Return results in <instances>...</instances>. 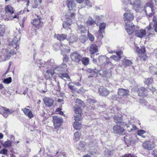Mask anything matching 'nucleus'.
I'll return each mask as SVG.
<instances>
[{
    "mask_svg": "<svg viewBox=\"0 0 157 157\" xmlns=\"http://www.w3.org/2000/svg\"><path fill=\"white\" fill-rule=\"evenodd\" d=\"M67 4L70 11L66 14L67 21L63 23V26L64 28L68 29H70L69 27L72 23L73 19H74L75 13L73 11L75 10L76 6L74 0H67Z\"/></svg>",
    "mask_w": 157,
    "mask_h": 157,
    "instance_id": "1",
    "label": "nucleus"
},
{
    "mask_svg": "<svg viewBox=\"0 0 157 157\" xmlns=\"http://www.w3.org/2000/svg\"><path fill=\"white\" fill-rule=\"evenodd\" d=\"M147 34L145 37L147 40H149L150 38L154 36V32H157V18L154 16L153 17L152 21L150 23L149 27L146 28Z\"/></svg>",
    "mask_w": 157,
    "mask_h": 157,
    "instance_id": "2",
    "label": "nucleus"
},
{
    "mask_svg": "<svg viewBox=\"0 0 157 157\" xmlns=\"http://www.w3.org/2000/svg\"><path fill=\"white\" fill-rule=\"evenodd\" d=\"M87 71L91 73V75L90 76H88L89 78L94 76L96 77L98 75V74L102 76L105 77L107 78L110 77L111 75V74L110 72L103 71L101 69L98 70L96 68L94 69H89Z\"/></svg>",
    "mask_w": 157,
    "mask_h": 157,
    "instance_id": "3",
    "label": "nucleus"
},
{
    "mask_svg": "<svg viewBox=\"0 0 157 157\" xmlns=\"http://www.w3.org/2000/svg\"><path fill=\"white\" fill-rule=\"evenodd\" d=\"M17 36L14 37L9 44L10 48L12 51L13 53H15L16 51L19 48L18 45L20 38L18 36L17 38Z\"/></svg>",
    "mask_w": 157,
    "mask_h": 157,
    "instance_id": "4",
    "label": "nucleus"
},
{
    "mask_svg": "<svg viewBox=\"0 0 157 157\" xmlns=\"http://www.w3.org/2000/svg\"><path fill=\"white\" fill-rule=\"evenodd\" d=\"M144 8L147 17L150 19L149 18L151 17L155 13L153 5L151 2H147L144 6Z\"/></svg>",
    "mask_w": 157,
    "mask_h": 157,
    "instance_id": "5",
    "label": "nucleus"
},
{
    "mask_svg": "<svg viewBox=\"0 0 157 157\" xmlns=\"http://www.w3.org/2000/svg\"><path fill=\"white\" fill-rule=\"evenodd\" d=\"M70 57L72 61L77 63L81 61L82 58L81 55L76 52L71 53Z\"/></svg>",
    "mask_w": 157,
    "mask_h": 157,
    "instance_id": "6",
    "label": "nucleus"
},
{
    "mask_svg": "<svg viewBox=\"0 0 157 157\" xmlns=\"http://www.w3.org/2000/svg\"><path fill=\"white\" fill-rule=\"evenodd\" d=\"M53 121L54 125L56 128L61 126L63 122V120L61 117L55 116L53 117Z\"/></svg>",
    "mask_w": 157,
    "mask_h": 157,
    "instance_id": "7",
    "label": "nucleus"
},
{
    "mask_svg": "<svg viewBox=\"0 0 157 157\" xmlns=\"http://www.w3.org/2000/svg\"><path fill=\"white\" fill-rule=\"evenodd\" d=\"M41 18L37 16V17L34 19L32 22V24L34 25L37 29L41 28L43 25V22L41 21Z\"/></svg>",
    "mask_w": 157,
    "mask_h": 157,
    "instance_id": "8",
    "label": "nucleus"
},
{
    "mask_svg": "<svg viewBox=\"0 0 157 157\" xmlns=\"http://www.w3.org/2000/svg\"><path fill=\"white\" fill-rule=\"evenodd\" d=\"M67 66L66 63H63L60 66L56 67L54 69L55 73H58L59 72H65L67 70Z\"/></svg>",
    "mask_w": 157,
    "mask_h": 157,
    "instance_id": "9",
    "label": "nucleus"
},
{
    "mask_svg": "<svg viewBox=\"0 0 157 157\" xmlns=\"http://www.w3.org/2000/svg\"><path fill=\"white\" fill-rule=\"evenodd\" d=\"M135 89L133 88V90L134 91H136L139 96L143 97L146 96L147 92L144 87H141L139 89L137 86H135Z\"/></svg>",
    "mask_w": 157,
    "mask_h": 157,
    "instance_id": "10",
    "label": "nucleus"
},
{
    "mask_svg": "<svg viewBox=\"0 0 157 157\" xmlns=\"http://www.w3.org/2000/svg\"><path fill=\"white\" fill-rule=\"evenodd\" d=\"M123 16L124 21L125 23H128L132 21L134 19V16L130 12L125 13Z\"/></svg>",
    "mask_w": 157,
    "mask_h": 157,
    "instance_id": "11",
    "label": "nucleus"
},
{
    "mask_svg": "<svg viewBox=\"0 0 157 157\" xmlns=\"http://www.w3.org/2000/svg\"><path fill=\"white\" fill-rule=\"evenodd\" d=\"M106 24L105 23H102L100 24L99 26V30H98V38H102L103 36V33L104 32L105 29L106 28Z\"/></svg>",
    "mask_w": 157,
    "mask_h": 157,
    "instance_id": "12",
    "label": "nucleus"
},
{
    "mask_svg": "<svg viewBox=\"0 0 157 157\" xmlns=\"http://www.w3.org/2000/svg\"><path fill=\"white\" fill-rule=\"evenodd\" d=\"M146 28L145 29L136 30L135 31V35L138 37L142 38L145 37L147 34Z\"/></svg>",
    "mask_w": 157,
    "mask_h": 157,
    "instance_id": "13",
    "label": "nucleus"
},
{
    "mask_svg": "<svg viewBox=\"0 0 157 157\" xmlns=\"http://www.w3.org/2000/svg\"><path fill=\"white\" fill-rule=\"evenodd\" d=\"M113 131L116 134L122 135L124 131V129L123 126L117 125L113 127Z\"/></svg>",
    "mask_w": 157,
    "mask_h": 157,
    "instance_id": "14",
    "label": "nucleus"
},
{
    "mask_svg": "<svg viewBox=\"0 0 157 157\" xmlns=\"http://www.w3.org/2000/svg\"><path fill=\"white\" fill-rule=\"evenodd\" d=\"M144 148L148 150H151L153 149L154 147L153 143L152 142L148 141L144 142L143 144Z\"/></svg>",
    "mask_w": 157,
    "mask_h": 157,
    "instance_id": "15",
    "label": "nucleus"
},
{
    "mask_svg": "<svg viewBox=\"0 0 157 157\" xmlns=\"http://www.w3.org/2000/svg\"><path fill=\"white\" fill-rule=\"evenodd\" d=\"M131 5L133 6V9L136 11H139L140 9L141 8V2L138 0H134L133 2L132 3Z\"/></svg>",
    "mask_w": 157,
    "mask_h": 157,
    "instance_id": "16",
    "label": "nucleus"
},
{
    "mask_svg": "<svg viewBox=\"0 0 157 157\" xmlns=\"http://www.w3.org/2000/svg\"><path fill=\"white\" fill-rule=\"evenodd\" d=\"M125 28L128 34H131L134 30V25L132 23H125Z\"/></svg>",
    "mask_w": 157,
    "mask_h": 157,
    "instance_id": "17",
    "label": "nucleus"
},
{
    "mask_svg": "<svg viewBox=\"0 0 157 157\" xmlns=\"http://www.w3.org/2000/svg\"><path fill=\"white\" fill-rule=\"evenodd\" d=\"M89 51L91 54V57L93 58L94 56L92 55H93L98 52V47L94 44H91L89 48Z\"/></svg>",
    "mask_w": 157,
    "mask_h": 157,
    "instance_id": "18",
    "label": "nucleus"
},
{
    "mask_svg": "<svg viewBox=\"0 0 157 157\" xmlns=\"http://www.w3.org/2000/svg\"><path fill=\"white\" fill-rule=\"evenodd\" d=\"M0 108L1 109L4 110L3 112V115L5 118L7 117L9 115L11 114L14 112L13 110L7 109L5 107L1 106L0 107Z\"/></svg>",
    "mask_w": 157,
    "mask_h": 157,
    "instance_id": "19",
    "label": "nucleus"
},
{
    "mask_svg": "<svg viewBox=\"0 0 157 157\" xmlns=\"http://www.w3.org/2000/svg\"><path fill=\"white\" fill-rule=\"evenodd\" d=\"M129 93V91L126 89L121 88L118 90V94L120 96V98L128 94Z\"/></svg>",
    "mask_w": 157,
    "mask_h": 157,
    "instance_id": "20",
    "label": "nucleus"
},
{
    "mask_svg": "<svg viewBox=\"0 0 157 157\" xmlns=\"http://www.w3.org/2000/svg\"><path fill=\"white\" fill-rule=\"evenodd\" d=\"M43 101L46 106L48 107H51L54 103L53 100L48 97H44L43 99Z\"/></svg>",
    "mask_w": 157,
    "mask_h": 157,
    "instance_id": "21",
    "label": "nucleus"
},
{
    "mask_svg": "<svg viewBox=\"0 0 157 157\" xmlns=\"http://www.w3.org/2000/svg\"><path fill=\"white\" fill-rule=\"evenodd\" d=\"M98 92L100 95L106 96L109 94V91L107 89L100 87L98 89Z\"/></svg>",
    "mask_w": 157,
    "mask_h": 157,
    "instance_id": "22",
    "label": "nucleus"
},
{
    "mask_svg": "<svg viewBox=\"0 0 157 157\" xmlns=\"http://www.w3.org/2000/svg\"><path fill=\"white\" fill-rule=\"evenodd\" d=\"M22 110L24 113L25 114L28 116L29 118H31L33 117V115L32 111L30 109L25 108L22 109Z\"/></svg>",
    "mask_w": 157,
    "mask_h": 157,
    "instance_id": "23",
    "label": "nucleus"
},
{
    "mask_svg": "<svg viewBox=\"0 0 157 157\" xmlns=\"http://www.w3.org/2000/svg\"><path fill=\"white\" fill-rule=\"evenodd\" d=\"M122 53V52L121 51L117 52H116V55H113L110 58L116 61H119L121 58V55Z\"/></svg>",
    "mask_w": 157,
    "mask_h": 157,
    "instance_id": "24",
    "label": "nucleus"
},
{
    "mask_svg": "<svg viewBox=\"0 0 157 157\" xmlns=\"http://www.w3.org/2000/svg\"><path fill=\"white\" fill-rule=\"evenodd\" d=\"M70 51V49H66L65 48H64V49H62V51L61 52V54H62L63 56V61L64 62H67L68 61V58L67 56L66 55H64L63 53L64 52L65 53L66 52H69Z\"/></svg>",
    "mask_w": 157,
    "mask_h": 157,
    "instance_id": "25",
    "label": "nucleus"
},
{
    "mask_svg": "<svg viewBox=\"0 0 157 157\" xmlns=\"http://www.w3.org/2000/svg\"><path fill=\"white\" fill-rule=\"evenodd\" d=\"M54 73H55V70H49L46 71V74L45 75V77L46 79L50 78L52 77Z\"/></svg>",
    "mask_w": 157,
    "mask_h": 157,
    "instance_id": "26",
    "label": "nucleus"
},
{
    "mask_svg": "<svg viewBox=\"0 0 157 157\" xmlns=\"http://www.w3.org/2000/svg\"><path fill=\"white\" fill-rule=\"evenodd\" d=\"M59 77L65 80V79H70V77L68 74L64 72H59L58 73Z\"/></svg>",
    "mask_w": 157,
    "mask_h": 157,
    "instance_id": "27",
    "label": "nucleus"
},
{
    "mask_svg": "<svg viewBox=\"0 0 157 157\" xmlns=\"http://www.w3.org/2000/svg\"><path fill=\"white\" fill-rule=\"evenodd\" d=\"M73 109L75 114L81 115L82 111L80 107L77 105H75L74 106Z\"/></svg>",
    "mask_w": 157,
    "mask_h": 157,
    "instance_id": "28",
    "label": "nucleus"
},
{
    "mask_svg": "<svg viewBox=\"0 0 157 157\" xmlns=\"http://www.w3.org/2000/svg\"><path fill=\"white\" fill-rule=\"evenodd\" d=\"M86 143L85 142L80 141L78 146V149L82 151H84L85 150Z\"/></svg>",
    "mask_w": 157,
    "mask_h": 157,
    "instance_id": "29",
    "label": "nucleus"
},
{
    "mask_svg": "<svg viewBox=\"0 0 157 157\" xmlns=\"http://www.w3.org/2000/svg\"><path fill=\"white\" fill-rule=\"evenodd\" d=\"M5 10L7 13L13 14L14 13L13 9L10 6H6L5 7Z\"/></svg>",
    "mask_w": 157,
    "mask_h": 157,
    "instance_id": "30",
    "label": "nucleus"
},
{
    "mask_svg": "<svg viewBox=\"0 0 157 157\" xmlns=\"http://www.w3.org/2000/svg\"><path fill=\"white\" fill-rule=\"evenodd\" d=\"M56 37L57 40L61 41L66 39L67 36L63 34H57L56 35Z\"/></svg>",
    "mask_w": 157,
    "mask_h": 157,
    "instance_id": "31",
    "label": "nucleus"
},
{
    "mask_svg": "<svg viewBox=\"0 0 157 157\" xmlns=\"http://www.w3.org/2000/svg\"><path fill=\"white\" fill-rule=\"evenodd\" d=\"M77 37L75 36L71 35L69 36L67 40L69 41V43H72L76 41L77 40Z\"/></svg>",
    "mask_w": 157,
    "mask_h": 157,
    "instance_id": "32",
    "label": "nucleus"
},
{
    "mask_svg": "<svg viewBox=\"0 0 157 157\" xmlns=\"http://www.w3.org/2000/svg\"><path fill=\"white\" fill-rule=\"evenodd\" d=\"M131 61L126 59H124L122 62V64L125 67H128L132 65Z\"/></svg>",
    "mask_w": 157,
    "mask_h": 157,
    "instance_id": "33",
    "label": "nucleus"
},
{
    "mask_svg": "<svg viewBox=\"0 0 157 157\" xmlns=\"http://www.w3.org/2000/svg\"><path fill=\"white\" fill-rule=\"evenodd\" d=\"M78 25V31H80V33H86L87 31V29L84 26L80 24L78 25Z\"/></svg>",
    "mask_w": 157,
    "mask_h": 157,
    "instance_id": "34",
    "label": "nucleus"
},
{
    "mask_svg": "<svg viewBox=\"0 0 157 157\" xmlns=\"http://www.w3.org/2000/svg\"><path fill=\"white\" fill-rule=\"evenodd\" d=\"M73 127L76 130L80 129L82 127V125L78 121H75L73 123Z\"/></svg>",
    "mask_w": 157,
    "mask_h": 157,
    "instance_id": "35",
    "label": "nucleus"
},
{
    "mask_svg": "<svg viewBox=\"0 0 157 157\" xmlns=\"http://www.w3.org/2000/svg\"><path fill=\"white\" fill-rule=\"evenodd\" d=\"M81 60L82 63L85 66L87 65L89 63V59L87 57H82Z\"/></svg>",
    "mask_w": 157,
    "mask_h": 157,
    "instance_id": "36",
    "label": "nucleus"
},
{
    "mask_svg": "<svg viewBox=\"0 0 157 157\" xmlns=\"http://www.w3.org/2000/svg\"><path fill=\"white\" fill-rule=\"evenodd\" d=\"M149 69L151 73L153 74L157 75V67L154 66L150 67Z\"/></svg>",
    "mask_w": 157,
    "mask_h": 157,
    "instance_id": "37",
    "label": "nucleus"
},
{
    "mask_svg": "<svg viewBox=\"0 0 157 157\" xmlns=\"http://www.w3.org/2000/svg\"><path fill=\"white\" fill-rule=\"evenodd\" d=\"M12 142L10 140H7L5 141L2 145L3 147H8L11 146Z\"/></svg>",
    "mask_w": 157,
    "mask_h": 157,
    "instance_id": "38",
    "label": "nucleus"
},
{
    "mask_svg": "<svg viewBox=\"0 0 157 157\" xmlns=\"http://www.w3.org/2000/svg\"><path fill=\"white\" fill-rule=\"evenodd\" d=\"M80 139V134L78 132H77L74 134V140L76 141L79 140Z\"/></svg>",
    "mask_w": 157,
    "mask_h": 157,
    "instance_id": "39",
    "label": "nucleus"
},
{
    "mask_svg": "<svg viewBox=\"0 0 157 157\" xmlns=\"http://www.w3.org/2000/svg\"><path fill=\"white\" fill-rule=\"evenodd\" d=\"M98 59L100 63H104L105 62V61L108 60V57L105 56H101L99 57Z\"/></svg>",
    "mask_w": 157,
    "mask_h": 157,
    "instance_id": "40",
    "label": "nucleus"
},
{
    "mask_svg": "<svg viewBox=\"0 0 157 157\" xmlns=\"http://www.w3.org/2000/svg\"><path fill=\"white\" fill-rule=\"evenodd\" d=\"M95 23V21H94L92 18L90 17H89L88 20L86 22L87 24L90 25L94 24Z\"/></svg>",
    "mask_w": 157,
    "mask_h": 157,
    "instance_id": "41",
    "label": "nucleus"
},
{
    "mask_svg": "<svg viewBox=\"0 0 157 157\" xmlns=\"http://www.w3.org/2000/svg\"><path fill=\"white\" fill-rule=\"evenodd\" d=\"M37 63V66L39 67L40 68H41L42 67H43L44 66L45 63L44 62L41 60H38L36 62Z\"/></svg>",
    "mask_w": 157,
    "mask_h": 157,
    "instance_id": "42",
    "label": "nucleus"
},
{
    "mask_svg": "<svg viewBox=\"0 0 157 157\" xmlns=\"http://www.w3.org/2000/svg\"><path fill=\"white\" fill-rule=\"evenodd\" d=\"M146 131L142 129H140L137 131V134L142 137L145 138V136L143 135L146 133Z\"/></svg>",
    "mask_w": 157,
    "mask_h": 157,
    "instance_id": "43",
    "label": "nucleus"
},
{
    "mask_svg": "<svg viewBox=\"0 0 157 157\" xmlns=\"http://www.w3.org/2000/svg\"><path fill=\"white\" fill-rule=\"evenodd\" d=\"M14 53H13L12 51L11 50L10 52H9L8 53H7V54L5 55V56H4L5 58L4 61H5L10 59V58L11 56V55Z\"/></svg>",
    "mask_w": 157,
    "mask_h": 157,
    "instance_id": "44",
    "label": "nucleus"
},
{
    "mask_svg": "<svg viewBox=\"0 0 157 157\" xmlns=\"http://www.w3.org/2000/svg\"><path fill=\"white\" fill-rule=\"evenodd\" d=\"M42 0H35L34 4L33 6V8H36L41 2Z\"/></svg>",
    "mask_w": 157,
    "mask_h": 157,
    "instance_id": "45",
    "label": "nucleus"
},
{
    "mask_svg": "<svg viewBox=\"0 0 157 157\" xmlns=\"http://www.w3.org/2000/svg\"><path fill=\"white\" fill-rule=\"evenodd\" d=\"M104 155L106 157H110L113 155V153L110 150L107 149L105 151Z\"/></svg>",
    "mask_w": 157,
    "mask_h": 157,
    "instance_id": "46",
    "label": "nucleus"
},
{
    "mask_svg": "<svg viewBox=\"0 0 157 157\" xmlns=\"http://www.w3.org/2000/svg\"><path fill=\"white\" fill-rule=\"evenodd\" d=\"M116 123L120 122L122 120V117L121 116L116 115L113 117Z\"/></svg>",
    "mask_w": 157,
    "mask_h": 157,
    "instance_id": "47",
    "label": "nucleus"
},
{
    "mask_svg": "<svg viewBox=\"0 0 157 157\" xmlns=\"http://www.w3.org/2000/svg\"><path fill=\"white\" fill-rule=\"evenodd\" d=\"M153 82V80L151 78H148L145 79L144 81L145 84H146L147 86L151 84Z\"/></svg>",
    "mask_w": 157,
    "mask_h": 157,
    "instance_id": "48",
    "label": "nucleus"
},
{
    "mask_svg": "<svg viewBox=\"0 0 157 157\" xmlns=\"http://www.w3.org/2000/svg\"><path fill=\"white\" fill-rule=\"evenodd\" d=\"M75 102L76 103L75 105H77L79 106H81L82 105L83 102L80 99L78 98L76 99L75 100Z\"/></svg>",
    "mask_w": 157,
    "mask_h": 157,
    "instance_id": "49",
    "label": "nucleus"
},
{
    "mask_svg": "<svg viewBox=\"0 0 157 157\" xmlns=\"http://www.w3.org/2000/svg\"><path fill=\"white\" fill-rule=\"evenodd\" d=\"M71 82L69 83L68 84V86L69 88L72 90V92H73L76 90L74 86L71 84Z\"/></svg>",
    "mask_w": 157,
    "mask_h": 157,
    "instance_id": "50",
    "label": "nucleus"
},
{
    "mask_svg": "<svg viewBox=\"0 0 157 157\" xmlns=\"http://www.w3.org/2000/svg\"><path fill=\"white\" fill-rule=\"evenodd\" d=\"M11 81L12 78L11 77H9L5 79L3 81V82L6 84H8L10 83Z\"/></svg>",
    "mask_w": 157,
    "mask_h": 157,
    "instance_id": "51",
    "label": "nucleus"
},
{
    "mask_svg": "<svg viewBox=\"0 0 157 157\" xmlns=\"http://www.w3.org/2000/svg\"><path fill=\"white\" fill-rule=\"evenodd\" d=\"M80 40L82 43L84 42L87 39V37L84 35H82L80 37Z\"/></svg>",
    "mask_w": 157,
    "mask_h": 157,
    "instance_id": "52",
    "label": "nucleus"
},
{
    "mask_svg": "<svg viewBox=\"0 0 157 157\" xmlns=\"http://www.w3.org/2000/svg\"><path fill=\"white\" fill-rule=\"evenodd\" d=\"M122 2L124 5H131L132 2L131 0H122Z\"/></svg>",
    "mask_w": 157,
    "mask_h": 157,
    "instance_id": "53",
    "label": "nucleus"
},
{
    "mask_svg": "<svg viewBox=\"0 0 157 157\" xmlns=\"http://www.w3.org/2000/svg\"><path fill=\"white\" fill-rule=\"evenodd\" d=\"M7 152L8 150L6 148H3L0 151V154L4 155H6Z\"/></svg>",
    "mask_w": 157,
    "mask_h": 157,
    "instance_id": "54",
    "label": "nucleus"
},
{
    "mask_svg": "<svg viewBox=\"0 0 157 157\" xmlns=\"http://www.w3.org/2000/svg\"><path fill=\"white\" fill-rule=\"evenodd\" d=\"M88 36L89 39L91 41H93L94 40V36L92 34L90 33L89 32L88 33Z\"/></svg>",
    "mask_w": 157,
    "mask_h": 157,
    "instance_id": "55",
    "label": "nucleus"
},
{
    "mask_svg": "<svg viewBox=\"0 0 157 157\" xmlns=\"http://www.w3.org/2000/svg\"><path fill=\"white\" fill-rule=\"evenodd\" d=\"M5 29L0 25V36H2L4 34Z\"/></svg>",
    "mask_w": 157,
    "mask_h": 157,
    "instance_id": "56",
    "label": "nucleus"
},
{
    "mask_svg": "<svg viewBox=\"0 0 157 157\" xmlns=\"http://www.w3.org/2000/svg\"><path fill=\"white\" fill-rule=\"evenodd\" d=\"M74 119L75 121H80L81 120V117L78 115H76L75 116Z\"/></svg>",
    "mask_w": 157,
    "mask_h": 157,
    "instance_id": "57",
    "label": "nucleus"
},
{
    "mask_svg": "<svg viewBox=\"0 0 157 157\" xmlns=\"http://www.w3.org/2000/svg\"><path fill=\"white\" fill-rule=\"evenodd\" d=\"M152 154L154 156L157 157V149L153 151L152 152Z\"/></svg>",
    "mask_w": 157,
    "mask_h": 157,
    "instance_id": "58",
    "label": "nucleus"
},
{
    "mask_svg": "<svg viewBox=\"0 0 157 157\" xmlns=\"http://www.w3.org/2000/svg\"><path fill=\"white\" fill-rule=\"evenodd\" d=\"M87 100L88 102H90V103L91 104L94 103L95 102V101L94 100L91 99H88Z\"/></svg>",
    "mask_w": 157,
    "mask_h": 157,
    "instance_id": "59",
    "label": "nucleus"
},
{
    "mask_svg": "<svg viewBox=\"0 0 157 157\" xmlns=\"http://www.w3.org/2000/svg\"><path fill=\"white\" fill-rule=\"evenodd\" d=\"M86 4L87 6H88L89 7H90L91 6V5L90 2L88 1H86Z\"/></svg>",
    "mask_w": 157,
    "mask_h": 157,
    "instance_id": "60",
    "label": "nucleus"
},
{
    "mask_svg": "<svg viewBox=\"0 0 157 157\" xmlns=\"http://www.w3.org/2000/svg\"><path fill=\"white\" fill-rule=\"evenodd\" d=\"M154 2H155V4L157 5V0H151V2H151L153 4L154 3Z\"/></svg>",
    "mask_w": 157,
    "mask_h": 157,
    "instance_id": "61",
    "label": "nucleus"
},
{
    "mask_svg": "<svg viewBox=\"0 0 157 157\" xmlns=\"http://www.w3.org/2000/svg\"><path fill=\"white\" fill-rule=\"evenodd\" d=\"M132 128H131V130H135L137 128L136 126L134 125H132Z\"/></svg>",
    "mask_w": 157,
    "mask_h": 157,
    "instance_id": "62",
    "label": "nucleus"
},
{
    "mask_svg": "<svg viewBox=\"0 0 157 157\" xmlns=\"http://www.w3.org/2000/svg\"><path fill=\"white\" fill-rule=\"evenodd\" d=\"M144 51H145V49L144 48H143L141 49V51H139V53H141L142 54L144 53Z\"/></svg>",
    "mask_w": 157,
    "mask_h": 157,
    "instance_id": "63",
    "label": "nucleus"
},
{
    "mask_svg": "<svg viewBox=\"0 0 157 157\" xmlns=\"http://www.w3.org/2000/svg\"><path fill=\"white\" fill-rule=\"evenodd\" d=\"M150 89L152 92H154L156 90L155 89V88H154L153 87H152L151 88H150Z\"/></svg>",
    "mask_w": 157,
    "mask_h": 157,
    "instance_id": "64",
    "label": "nucleus"
}]
</instances>
